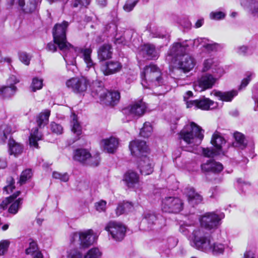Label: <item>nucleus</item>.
<instances>
[{
    "mask_svg": "<svg viewBox=\"0 0 258 258\" xmlns=\"http://www.w3.org/2000/svg\"><path fill=\"white\" fill-rule=\"evenodd\" d=\"M69 26V23L63 21L55 24L52 29L53 40L61 51L67 67L68 66H74L76 62L75 55L74 54L76 50L74 46L67 40L66 33Z\"/></svg>",
    "mask_w": 258,
    "mask_h": 258,
    "instance_id": "nucleus-1",
    "label": "nucleus"
},
{
    "mask_svg": "<svg viewBox=\"0 0 258 258\" xmlns=\"http://www.w3.org/2000/svg\"><path fill=\"white\" fill-rule=\"evenodd\" d=\"M190 242L196 249L204 252L211 251L214 255L222 254L226 247V245L219 242L212 244L211 235L203 228H197L193 231Z\"/></svg>",
    "mask_w": 258,
    "mask_h": 258,
    "instance_id": "nucleus-2",
    "label": "nucleus"
},
{
    "mask_svg": "<svg viewBox=\"0 0 258 258\" xmlns=\"http://www.w3.org/2000/svg\"><path fill=\"white\" fill-rule=\"evenodd\" d=\"M204 131L194 122L186 125L180 131V138L186 144L191 145H198L204 138Z\"/></svg>",
    "mask_w": 258,
    "mask_h": 258,
    "instance_id": "nucleus-3",
    "label": "nucleus"
},
{
    "mask_svg": "<svg viewBox=\"0 0 258 258\" xmlns=\"http://www.w3.org/2000/svg\"><path fill=\"white\" fill-rule=\"evenodd\" d=\"M141 84L146 88H149L150 85L160 86L164 83L159 69L153 64L145 67L141 74Z\"/></svg>",
    "mask_w": 258,
    "mask_h": 258,
    "instance_id": "nucleus-4",
    "label": "nucleus"
},
{
    "mask_svg": "<svg viewBox=\"0 0 258 258\" xmlns=\"http://www.w3.org/2000/svg\"><path fill=\"white\" fill-rule=\"evenodd\" d=\"M92 93L94 97L99 96L100 101L106 105L114 106L118 102L120 99V94L118 92L108 91L99 83L93 84Z\"/></svg>",
    "mask_w": 258,
    "mask_h": 258,
    "instance_id": "nucleus-5",
    "label": "nucleus"
},
{
    "mask_svg": "<svg viewBox=\"0 0 258 258\" xmlns=\"http://www.w3.org/2000/svg\"><path fill=\"white\" fill-rule=\"evenodd\" d=\"M96 240V236L93 230L89 229L84 231L73 233L71 235V241L75 243L78 242L80 248H86L93 244Z\"/></svg>",
    "mask_w": 258,
    "mask_h": 258,
    "instance_id": "nucleus-6",
    "label": "nucleus"
},
{
    "mask_svg": "<svg viewBox=\"0 0 258 258\" xmlns=\"http://www.w3.org/2000/svg\"><path fill=\"white\" fill-rule=\"evenodd\" d=\"M205 39H206L200 38L194 40H185L181 42H175L170 48L169 53L172 56H181V57L183 55L187 54L186 52L189 49L190 46L194 47L195 45L198 46L201 41Z\"/></svg>",
    "mask_w": 258,
    "mask_h": 258,
    "instance_id": "nucleus-7",
    "label": "nucleus"
},
{
    "mask_svg": "<svg viewBox=\"0 0 258 258\" xmlns=\"http://www.w3.org/2000/svg\"><path fill=\"white\" fill-rule=\"evenodd\" d=\"M183 202L178 197L168 196L162 200L161 209L164 212L178 213L183 208Z\"/></svg>",
    "mask_w": 258,
    "mask_h": 258,
    "instance_id": "nucleus-8",
    "label": "nucleus"
},
{
    "mask_svg": "<svg viewBox=\"0 0 258 258\" xmlns=\"http://www.w3.org/2000/svg\"><path fill=\"white\" fill-rule=\"evenodd\" d=\"M223 213L217 214L214 212L207 213L203 215L200 219L201 225L203 228L211 230L216 229L219 225L220 221L223 218Z\"/></svg>",
    "mask_w": 258,
    "mask_h": 258,
    "instance_id": "nucleus-9",
    "label": "nucleus"
},
{
    "mask_svg": "<svg viewBox=\"0 0 258 258\" xmlns=\"http://www.w3.org/2000/svg\"><path fill=\"white\" fill-rule=\"evenodd\" d=\"M108 233L116 241L122 240L125 235L126 228L122 223L116 221L109 222L105 227Z\"/></svg>",
    "mask_w": 258,
    "mask_h": 258,
    "instance_id": "nucleus-10",
    "label": "nucleus"
},
{
    "mask_svg": "<svg viewBox=\"0 0 258 258\" xmlns=\"http://www.w3.org/2000/svg\"><path fill=\"white\" fill-rule=\"evenodd\" d=\"M216 81V78L212 75L205 74L198 79L194 83V88L196 91L201 92L211 89Z\"/></svg>",
    "mask_w": 258,
    "mask_h": 258,
    "instance_id": "nucleus-11",
    "label": "nucleus"
},
{
    "mask_svg": "<svg viewBox=\"0 0 258 258\" xmlns=\"http://www.w3.org/2000/svg\"><path fill=\"white\" fill-rule=\"evenodd\" d=\"M146 106L144 102L140 101L134 103L122 109V113L128 117L130 120L135 117H138L145 112Z\"/></svg>",
    "mask_w": 258,
    "mask_h": 258,
    "instance_id": "nucleus-12",
    "label": "nucleus"
},
{
    "mask_svg": "<svg viewBox=\"0 0 258 258\" xmlns=\"http://www.w3.org/2000/svg\"><path fill=\"white\" fill-rule=\"evenodd\" d=\"M66 84L74 93H81L86 91L89 82L85 77H75L67 80Z\"/></svg>",
    "mask_w": 258,
    "mask_h": 258,
    "instance_id": "nucleus-13",
    "label": "nucleus"
},
{
    "mask_svg": "<svg viewBox=\"0 0 258 258\" xmlns=\"http://www.w3.org/2000/svg\"><path fill=\"white\" fill-rule=\"evenodd\" d=\"M217 102L205 97L200 98L199 99L190 100V101H187L186 103L187 108L194 106L195 108H199L205 110L215 109L217 107Z\"/></svg>",
    "mask_w": 258,
    "mask_h": 258,
    "instance_id": "nucleus-14",
    "label": "nucleus"
},
{
    "mask_svg": "<svg viewBox=\"0 0 258 258\" xmlns=\"http://www.w3.org/2000/svg\"><path fill=\"white\" fill-rule=\"evenodd\" d=\"M129 148L132 154L140 158L146 155L148 148L146 143L144 141L135 140L131 142Z\"/></svg>",
    "mask_w": 258,
    "mask_h": 258,
    "instance_id": "nucleus-15",
    "label": "nucleus"
},
{
    "mask_svg": "<svg viewBox=\"0 0 258 258\" xmlns=\"http://www.w3.org/2000/svg\"><path fill=\"white\" fill-rule=\"evenodd\" d=\"M11 6L15 4L18 5V8L24 13H31L36 9V0H9Z\"/></svg>",
    "mask_w": 258,
    "mask_h": 258,
    "instance_id": "nucleus-16",
    "label": "nucleus"
},
{
    "mask_svg": "<svg viewBox=\"0 0 258 258\" xmlns=\"http://www.w3.org/2000/svg\"><path fill=\"white\" fill-rule=\"evenodd\" d=\"M196 63L195 59L189 54L183 55L178 60L177 68L186 73L192 70Z\"/></svg>",
    "mask_w": 258,
    "mask_h": 258,
    "instance_id": "nucleus-17",
    "label": "nucleus"
},
{
    "mask_svg": "<svg viewBox=\"0 0 258 258\" xmlns=\"http://www.w3.org/2000/svg\"><path fill=\"white\" fill-rule=\"evenodd\" d=\"M121 68L122 65L120 62L116 60H111L103 64L100 70L104 75L108 76L119 72Z\"/></svg>",
    "mask_w": 258,
    "mask_h": 258,
    "instance_id": "nucleus-18",
    "label": "nucleus"
},
{
    "mask_svg": "<svg viewBox=\"0 0 258 258\" xmlns=\"http://www.w3.org/2000/svg\"><path fill=\"white\" fill-rule=\"evenodd\" d=\"M184 194L187 198L188 203L194 206L201 203L203 200V197L199 193L196 192L192 187H187L184 189Z\"/></svg>",
    "mask_w": 258,
    "mask_h": 258,
    "instance_id": "nucleus-19",
    "label": "nucleus"
},
{
    "mask_svg": "<svg viewBox=\"0 0 258 258\" xmlns=\"http://www.w3.org/2000/svg\"><path fill=\"white\" fill-rule=\"evenodd\" d=\"M103 150L108 153H113L118 146V140L117 138L111 137L109 138L103 139L100 143Z\"/></svg>",
    "mask_w": 258,
    "mask_h": 258,
    "instance_id": "nucleus-20",
    "label": "nucleus"
},
{
    "mask_svg": "<svg viewBox=\"0 0 258 258\" xmlns=\"http://www.w3.org/2000/svg\"><path fill=\"white\" fill-rule=\"evenodd\" d=\"M138 168L141 173L145 175H149L153 172L152 161L147 157V155L140 158L139 161Z\"/></svg>",
    "mask_w": 258,
    "mask_h": 258,
    "instance_id": "nucleus-21",
    "label": "nucleus"
},
{
    "mask_svg": "<svg viewBox=\"0 0 258 258\" xmlns=\"http://www.w3.org/2000/svg\"><path fill=\"white\" fill-rule=\"evenodd\" d=\"M123 180L128 188H135L139 185V175L133 171H127L124 174Z\"/></svg>",
    "mask_w": 258,
    "mask_h": 258,
    "instance_id": "nucleus-22",
    "label": "nucleus"
},
{
    "mask_svg": "<svg viewBox=\"0 0 258 258\" xmlns=\"http://www.w3.org/2000/svg\"><path fill=\"white\" fill-rule=\"evenodd\" d=\"M24 146L21 144L16 142L14 139H10L8 142V153L10 155L15 157L20 156L23 151Z\"/></svg>",
    "mask_w": 258,
    "mask_h": 258,
    "instance_id": "nucleus-23",
    "label": "nucleus"
},
{
    "mask_svg": "<svg viewBox=\"0 0 258 258\" xmlns=\"http://www.w3.org/2000/svg\"><path fill=\"white\" fill-rule=\"evenodd\" d=\"M201 168L203 171L206 172L218 173L223 170V167L220 163L210 159L206 163L203 164L201 165Z\"/></svg>",
    "mask_w": 258,
    "mask_h": 258,
    "instance_id": "nucleus-24",
    "label": "nucleus"
},
{
    "mask_svg": "<svg viewBox=\"0 0 258 258\" xmlns=\"http://www.w3.org/2000/svg\"><path fill=\"white\" fill-rule=\"evenodd\" d=\"M17 88L15 85H6L0 87V98L2 99H9L12 98L17 91Z\"/></svg>",
    "mask_w": 258,
    "mask_h": 258,
    "instance_id": "nucleus-25",
    "label": "nucleus"
},
{
    "mask_svg": "<svg viewBox=\"0 0 258 258\" xmlns=\"http://www.w3.org/2000/svg\"><path fill=\"white\" fill-rule=\"evenodd\" d=\"M141 52L145 57L149 59H155L159 56V52L152 44L145 45L141 50Z\"/></svg>",
    "mask_w": 258,
    "mask_h": 258,
    "instance_id": "nucleus-26",
    "label": "nucleus"
},
{
    "mask_svg": "<svg viewBox=\"0 0 258 258\" xmlns=\"http://www.w3.org/2000/svg\"><path fill=\"white\" fill-rule=\"evenodd\" d=\"M97 53L98 59L100 61L108 59L112 56V47L110 44H104L99 48Z\"/></svg>",
    "mask_w": 258,
    "mask_h": 258,
    "instance_id": "nucleus-27",
    "label": "nucleus"
},
{
    "mask_svg": "<svg viewBox=\"0 0 258 258\" xmlns=\"http://www.w3.org/2000/svg\"><path fill=\"white\" fill-rule=\"evenodd\" d=\"M90 154V152L85 149H78L74 151L73 158L75 160L86 164Z\"/></svg>",
    "mask_w": 258,
    "mask_h": 258,
    "instance_id": "nucleus-28",
    "label": "nucleus"
},
{
    "mask_svg": "<svg viewBox=\"0 0 258 258\" xmlns=\"http://www.w3.org/2000/svg\"><path fill=\"white\" fill-rule=\"evenodd\" d=\"M214 95L223 101H231L233 98L237 96L238 92L236 90H231L227 92L213 91Z\"/></svg>",
    "mask_w": 258,
    "mask_h": 258,
    "instance_id": "nucleus-29",
    "label": "nucleus"
},
{
    "mask_svg": "<svg viewBox=\"0 0 258 258\" xmlns=\"http://www.w3.org/2000/svg\"><path fill=\"white\" fill-rule=\"evenodd\" d=\"M233 136L235 141L233 145L235 147L243 150L247 147V141L243 134L239 132H236L234 134Z\"/></svg>",
    "mask_w": 258,
    "mask_h": 258,
    "instance_id": "nucleus-30",
    "label": "nucleus"
},
{
    "mask_svg": "<svg viewBox=\"0 0 258 258\" xmlns=\"http://www.w3.org/2000/svg\"><path fill=\"white\" fill-rule=\"evenodd\" d=\"M42 140V134L38 132V129L35 128L31 131L29 137V145L31 147L38 148L37 142Z\"/></svg>",
    "mask_w": 258,
    "mask_h": 258,
    "instance_id": "nucleus-31",
    "label": "nucleus"
},
{
    "mask_svg": "<svg viewBox=\"0 0 258 258\" xmlns=\"http://www.w3.org/2000/svg\"><path fill=\"white\" fill-rule=\"evenodd\" d=\"M211 142L216 148V149L219 151L220 153L223 145L225 144V140L218 132H216L213 134Z\"/></svg>",
    "mask_w": 258,
    "mask_h": 258,
    "instance_id": "nucleus-32",
    "label": "nucleus"
},
{
    "mask_svg": "<svg viewBox=\"0 0 258 258\" xmlns=\"http://www.w3.org/2000/svg\"><path fill=\"white\" fill-rule=\"evenodd\" d=\"M50 114L49 110H45L37 116L36 122L40 127L45 126L47 123Z\"/></svg>",
    "mask_w": 258,
    "mask_h": 258,
    "instance_id": "nucleus-33",
    "label": "nucleus"
},
{
    "mask_svg": "<svg viewBox=\"0 0 258 258\" xmlns=\"http://www.w3.org/2000/svg\"><path fill=\"white\" fill-rule=\"evenodd\" d=\"M81 52L83 55L84 60L87 64V67L90 68L94 66L93 60L91 58L92 50L90 48L82 49Z\"/></svg>",
    "mask_w": 258,
    "mask_h": 258,
    "instance_id": "nucleus-34",
    "label": "nucleus"
},
{
    "mask_svg": "<svg viewBox=\"0 0 258 258\" xmlns=\"http://www.w3.org/2000/svg\"><path fill=\"white\" fill-rule=\"evenodd\" d=\"M72 131L77 136L80 135L82 133L81 126L77 120V116L75 114H73L72 116Z\"/></svg>",
    "mask_w": 258,
    "mask_h": 258,
    "instance_id": "nucleus-35",
    "label": "nucleus"
},
{
    "mask_svg": "<svg viewBox=\"0 0 258 258\" xmlns=\"http://www.w3.org/2000/svg\"><path fill=\"white\" fill-rule=\"evenodd\" d=\"M157 220V216L153 213H148L145 214L143 223H147L149 228H151L153 225L156 224Z\"/></svg>",
    "mask_w": 258,
    "mask_h": 258,
    "instance_id": "nucleus-36",
    "label": "nucleus"
},
{
    "mask_svg": "<svg viewBox=\"0 0 258 258\" xmlns=\"http://www.w3.org/2000/svg\"><path fill=\"white\" fill-rule=\"evenodd\" d=\"M67 258H83L82 252L78 248L72 247L67 251Z\"/></svg>",
    "mask_w": 258,
    "mask_h": 258,
    "instance_id": "nucleus-37",
    "label": "nucleus"
},
{
    "mask_svg": "<svg viewBox=\"0 0 258 258\" xmlns=\"http://www.w3.org/2000/svg\"><path fill=\"white\" fill-rule=\"evenodd\" d=\"M153 131L152 127L149 122H146L143 127L141 128L140 134L142 137L148 138L151 136Z\"/></svg>",
    "mask_w": 258,
    "mask_h": 258,
    "instance_id": "nucleus-38",
    "label": "nucleus"
},
{
    "mask_svg": "<svg viewBox=\"0 0 258 258\" xmlns=\"http://www.w3.org/2000/svg\"><path fill=\"white\" fill-rule=\"evenodd\" d=\"M43 87V80L37 77L34 78L32 79L30 88L32 92H36L37 90L41 89Z\"/></svg>",
    "mask_w": 258,
    "mask_h": 258,
    "instance_id": "nucleus-39",
    "label": "nucleus"
},
{
    "mask_svg": "<svg viewBox=\"0 0 258 258\" xmlns=\"http://www.w3.org/2000/svg\"><path fill=\"white\" fill-rule=\"evenodd\" d=\"M217 66V62H215L213 58L206 59L203 63V72H207L209 70H213L214 67Z\"/></svg>",
    "mask_w": 258,
    "mask_h": 258,
    "instance_id": "nucleus-40",
    "label": "nucleus"
},
{
    "mask_svg": "<svg viewBox=\"0 0 258 258\" xmlns=\"http://www.w3.org/2000/svg\"><path fill=\"white\" fill-rule=\"evenodd\" d=\"M197 228L198 227H197ZM196 229V228H195L194 229H193L192 224H188L186 222V223H183L182 224H181L180 226L179 230L183 234H184L186 236H188V235H189L191 230H192V233L193 231Z\"/></svg>",
    "mask_w": 258,
    "mask_h": 258,
    "instance_id": "nucleus-41",
    "label": "nucleus"
},
{
    "mask_svg": "<svg viewBox=\"0 0 258 258\" xmlns=\"http://www.w3.org/2000/svg\"><path fill=\"white\" fill-rule=\"evenodd\" d=\"M101 256V252L97 248L90 249L84 255V258H100Z\"/></svg>",
    "mask_w": 258,
    "mask_h": 258,
    "instance_id": "nucleus-42",
    "label": "nucleus"
},
{
    "mask_svg": "<svg viewBox=\"0 0 258 258\" xmlns=\"http://www.w3.org/2000/svg\"><path fill=\"white\" fill-rule=\"evenodd\" d=\"M140 0H126L123 7L124 11L126 12H130L133 10Z\"/></svg>",
    "mask_w": 258,
    "mask_h": 258,
    "instance_id": "nucleus-43",
    "label": "nucleus"
},
{
    "mask_svg": "<svg viewBox=\"0 0 258 258\" xmlns=\"http://www.w3.org/2000/svg\"><path fill=\"white\" fill-rule=\"evenodd\" d=\"M40 251L39 250L36 242L32 241L30 242L29 247L26 249L25 252L27 254H30L32 256L35 255V253Z\"/></svg>",
    "mask_w": 258,
    "mask_h": 258,
    "instance_id": "nucleus-44",
    "label": "nucleus"
},
{
    "mask_svg": "<svg viewBox=\"0 0 258 258\" xmlns=\"http://www.w3.org/2000/svg\"><path fill=\"white\" fill-rule=\"evenodd\" d=\"M20 194V191H18L9 197L7 198L6 200L3 201V202L1 204L0 207L3 210H4L9 204L13 202L15 199L17 198V197L19 196Z\"/></svg>",
    "mask_w": 258,
    "mask_h": 258,
    "instance_id": "nucleus-45",
    "label": "nucleus"
},
{
    "mask_svg": "<svg viewBox=\"0 0 258 258\" xmlns=\"http://www.w3.org/2000/svg\"><path fill=\"white\" fill-rule=\"evenodd\" d=\"M100 160V159L98 154H96L93 156H92L91 154H90V157L88 158L86 164L91 166H97L99 164Z\"/></svg>",
    "mask_w": 258,
    "mask_h": 258,
    "instance_id": "nucleus-46",
    "label": "nucleus"
},
{
    "mask_svg": "<svg viewBox=\"0 0 258 258\" xmlns=\"http://www.w3.org/2000/svg\"><path fill=\"white\" fill-rule=\"evenodd\" d=\"M21 201L19 198L13 203L9 208V212L13 214H16L22 204Z\"/></svg>",
    "mask_w": 258,
    "mask_h": 258,
    "instance_id": "nucleus-47",
    "label": "nucleus"
},
{
    "mask_svg": "<svg viewBox=\"0 0 258 258\" xmlns=\"http://www.w3.org/2000/svg\"><path fill=\"white\" fill-rule=\"evenodd\" d=\"M32 173L31 169H26L23 171L21 175L20 182L21 184H24L25 182L30 179L32 176Z\"/></svg>",
    "mask_w": 258,
    "mask_h": 258,
    "instance_id": "nucleus-48",
    "label": "nucleus"
},
{
    "mask_svg": "<svg viewBox=\"0 0 258 258\" xmlns=\"http://www.w3.org/2000/svg\"><path fill=\"white\" fill-rule=\"evenodd\" d=\"M10 244L9 240H3L0 241V256L5 255L7 252Z\"/></svg>",
    "mask_w": 258,
    "mask_h": 258,
    "instance_id": "nucleus-49",
    "label": "nucleus"
},
{
    "mask_svg": "<svg viewBox=\"0 0 258 258\" xmlns=\"http://www.w3.org/2000/svg\"><path fill=\"white\" fill-rule=\"evenodd\" d=\"M254 76V73L250 72H247L246 73V77L242 80L239 89H242L244 88L248 84L249 82L251 81V78Z\"/></svg>",
    "mask_w": 258,
    "mask_h": 258,
    "instance_id": "nucleus-50",
    "label": "nucleus"
},
{
    "mask_svg": "<svg viewBox=\"0 0 258 258\" xmlns=\"http://www.w3.org/2000/svg\"><path fill=\"white\" fill-rule=\"evenodd\" d=\"M52 176L54 178L59 179L63 182H67L69 180V176L67 173H60L58 172L54 171L53 172Z\"/></svg>",
    "mask_w": 258,
    "mask_h": 258,
    "instance_id": "nucleus-51",
    "label": "nucleus"
},
{
    "mask_svg": "<svg viewBox=\"0 0 258 258\" xmlns=\"http://www.w3.org/2000/svg\"><path fill=\"white\" fill-rule=\"evenodd\" d=\"M226 14L221 11L212 12L210 14V17L211 19L215 20H219L223 19L225 17Z\"/></svg>",
    "mask_w": 258,
    "mask_h": 258,
    "instance_id": "nucleus-52",
    "label": "nucleus"
},
{
    "mask_svg": "<svg viewBox=\"0 0 258 258\" xmlns=\"http://www.w3.org/2000/svg\"><path fill=\"white\" fill-rule=\"evenodd\" d=\"M203 154L205 157H213L215 155L220 154V153L216 149V150H214L207 148L203 149Z\"/></svg>",
    "mask_w": 258,
    "mask_h": 258,
    "instance_id": "nucleus-53",
    "label": "nucleus"
},
{
    "mask_svg": "<svg viewBox=\"0 0 258 258\" xmlns=\"http://www.w3.org/2000/svg\"><path fill=\"white\" fill-rule=\"evenodd\" d=\"M50 130L52 133L57 135L61 134L63 131L62 127L60 124L54 122L50 124Z\"/></svg>",
    "mask_w": 258,
    "mask_h": 258,
    "instance_id": "nucleus-54",
    "label": "nucleus"
},
{
    "mask_svg": "<svg viewBox=\"0 0 258 258\" xmlns=\"http://www.w3.org/2000/svg\"><path fill=\"white\" fill-rule=\"evenodd\" d=\"M90 0H73V7L77 8L78 7H87L90 4Z\"/></svg>",
    "mask_w": 258,
    "mask_h": 258,
    "instance_id": "nucleus-55",
    "label": "nucleus"
},
{
    "mask_svg": "<svg viewBox=\"0 0 258 258\" xmlns=\"http://www.w3.org/2000/svg\"><path fill=\"white\" fill-rule=\"evenodd\" d=\"M106 202L101 200L95 203V206L97 211L99 212H104L106 210Z\"/></svg>",
    "mask_w": 258,
    "mask_h": 258,
    "instance_id": "nucleus-56",
    "label": "nucleus"
},
{
    "mask_svg": "<svg viewBox=\"0 0 258 258\" xmlns=\"http://www.w3.org/2000/svg\"><path fill=\"white\" fill-rule=\"evenodd\" d=\"M209 194L210 198L216 199L220 195V191L217 186H215L210 189Z\"/></svg>",
    "mask_w": 258,
    "mask_h": 258,
    "instance_id": "nucleus-57",
    "label": "nucleus"
},
{
    "mask_svg": "<svg viewBox=\"0 0 258 258\" xmlns=\"http://www.w3.org/2000/svg\"><path fill=\"white\" fill-rule=\"evenodd\" d=\"M19 59L21 62L26 65H29L30 58L26 52H21L19 53Z\"/></svg>",
    "mask_w": 258,
    "mask_h": 258,
    "instance_id": "nucleus-58",
    "label": "nucleus"
},
{
    "mask_svg": "<svg viewBox=\"0 0 258 258\" xmlns=\"http://www.w3.org/2000/svg\"><path fill=\"white\" fill-rule=\"evenodd\" d=\"M9 184L4 187V191H5L7 194H9L13 191V189L15 188L14 185V181L12 177L9 178Z\"/></svg>",
    "mask_w": 258,
    "mask_h": 258,
    "instance_id": "nucleus-59",
    "label": "nucleus"
},
{
    "mask_svg": "<svg viewBox=\"0 0 258 258\" xmlns=\"http://www.w3.org/2000/svg\"><path fill=\"white\" fill-rule=\"evenodd\" d=\"M213 70L212 71V73L215 75L216 76L221 77L225 73L224 69L220 67L217 63V66L214 67Z\"/></svg>",
    "mask_w": 258,
    "mask_h": 258,
    "instance_id": "nucleus-60",
    "label": "nucleus"
},
{
    "mask_svg": "<svg viewBox=\"0 0 258 258\" xmlns=\"http://www.w3.org/2000/svg\"><path fill=\"white\" fill-rule=\"evenodd\" d=\"M248 47L245 45L238 46L235 48V51L241 55H245L247 51Z\"/></svg>",
    "mask_w": 258,
    "mask_h": 258,
    "instance_id": "nucleus-61",
    "label": "nucleus"
},
{
    "mask_svg": "<svg viewBox=\"0 0 258 258\" xmlns=\"http://www.w3.org/2000/svg\"><path fill=\"white\" fill-rule=\"evenodd\" d=\"M178 242V240L174 237H169L167 239V243L169 248L175 247Z\"/></svg>",
    "mask_w": 258,
    "mask_h": 258,
    "instance_id": "nucleus-62",
    "label": "nucleus"
},
{
    "mask_svg": "<svg viewBox=\"0 0 258 258\" xmlns=\"http://www.w3.org/2000/svg\"><path fill=\"white\" fill-rule=\"evenodd\" d=\"M19 80L17 78L16 76L12 75L8 79L7 83L8 85H15L16 84L19 82Z\"/></svg>",
    "mask_w": 258,
    "mask_h": 258,
    "instance_id": "nucleus-63",
    "label": "nucleus"
},
{
    "mask_svg": "<svg viewBox=\"0 0 258 258\" xmlns=\"http://www.w3.org/2000/svg\"><path fill=\"white\" fill-rule=\"evenodd\" d=\"M252 98L256 103L258 104V83L254 86L252 90Z\"/></svg>",
    "mask_w": 258,
    "mask_h": 258,
    "instance_id": "nucleus-64",
    "label": "nucleus"
}]
</instances>
